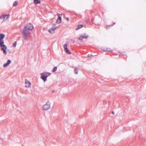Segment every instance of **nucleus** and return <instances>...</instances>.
<instances>
[{
    "instance_id": "obj_3",
    "label": "nucleus",
    "mask_w": 146,
    "mask_h": 146,
    "mask_svg": "<svg viewBox=\"0 0 146 146\" xmlns=\"http://www.w3.org/2000/svg\"><path fill=\"white\" fill-rule=\"evenodd\" d=\"M50 108V104L49 101H48L43 106V109L44 110H47Z\"/></svg>"
},
{
    "instance_id": "obj_16",
    "label": "nucleus",
    "mask_w": 146,
    "mask_h": 146,
    "mask_svg": "<svg viewBox=\"0 0 146 146\" xmlns=\"http://www.w3.org/2000/svg\"><path fill=\"white\" fill-rule=\"evenodd\" d=\"M17 2L16 1H15L14 2V3H13V6H15L17 5Z\"/></svg>"
},
{
    "instance_id": "obj_26",
    "label": "nucleus",
    "mask_w": 146,
    "mask_h": 146,
    "mask_svg": "<svg viewBox=\"0 0 146 146\" xmlns=\"http://www.w3.org/2000/svg\"><path fill=\"white\" fill-rule=\"evenodd\" d=\"M7 51L9 53H11V50H8Z\"/></svg>"
},
{
    "instance_id": "obj_14",
    "label": "nucleus",
    "mask_w": 146,
    "mask_h": 146,
    "mask_svg": "<svg viewBox=\"0 0 146 146\" xmlns=\"http://www.w3.org/2000/svg\"><path fill=\"white\" fill-rule=\"evenodd\" d=\"M4 41L3 40H0V46L4 44Z\"/></svg>"
},
{
    "instance_id": "obj_20",
    "label": "nucleus",
    "mask_w": 146,
    "mask_h": 146,
    "mask_svg": "<svg viewBox=\"0 0 146 146\" xmlns=\"http://www.w3.org/2000/svg\"><path fill=\"white\" fill-rule=\"evenodd\" d=\"M83 38H82V36H81L80 37H79V40H80L81 41H82V40H83Z\"/></svg>"
},
{
    "instance_id": "obj_29",
    "label": "nucleus",
    "mask_w": 146,
    "mask_h": 146,
    "mask_svg": "<svg viewBox=\"0 0 146 146\" xmlns=\"http://www.w3.org/2000/svg\"><path fill=\"white\" fill-rule=\"evenodd\" d=\"M112 113L113 114H114V112L113 111H112Z\"/></svg>"
},
{
    "instance_id": "obj_2",
    "label": "nucleus",
    "mask_w": 146,
    "mask_h": 146,
    "mask_svg": "<svg viewBox=\"0 0 146 146\" xmlns=\"http://www.w3.org/2000/svg\"><path fill=\"white\" fill-rule=\"evenodd\" d=\"M51 73L50 72H46L42 73L40 74V78L45 82L46 81L47 77Z\"/></svg>"
},
{
    "instance_id": "obj_1",
    "label": "nucleus",
    "mask_w": 146,
    "mask_h": 146,
    "mask_svg": "<svg viewBox=\"0 0 146 146\" xmlns=\"http://www.w3.org/2000/svg\"><path fill=\"white\" fill-rule=\"evenodd\" d=\"M34 27L31 23L28 24L25 26L22 32L23 37L25 40H28V39L29 35L30 34V31L33 29Z\"/></svg>"
},
{
    "instance_id": "obj_17",
    "label": "nucleus",
    "mask_w": 146,
    "mask_h": 146,
    "mask_svg": "<svg viewBox=\"0 0 146 146\" xmlns=\"http://www.w3.org/2000/svg\"><path fill=\"white\" fill-rule=\"evenodd\" d=\"M0 18L1 19H4L5 18V15H3L1 16L0 17Z\"/></svg>"
},
{
    "instance_id": "obj_10",
    "label": "nucleus",
    "mask_w": 146,
    "mask_h": 146,
    "mask_svg": "<svg viewBox=\"0 0 146 146\" xmlns=\"http://www.w3.org/2000/svg\"><path fill=\"white\" fill-rule=\"evenodd\" d=\"M83 27V26L82 25H79L77 26V27L76 28V30H79L80 29L82 28Z\"/></svg>"
},
{
    "instance_id": "obj_6",
    "label": "nucleus",
    "mask_w": 146,
    "mask_h": 146,
    "mask_svg": "<svg viewBox=\"0 0 146 146\" xmlns=\"http://www.w3.org/2000/svg\"><path fill=\"white\" fill-rule=\"evenodd\" d=\"M67 44H65L64 45L63 47L64 48V51L67 54H71V53L70 51H69V50L67 48Z\"/></svg>"
},
{
    "instance_id": "obj_9",
    "label": "nucleus",
    "mask_w": 146,
    "mask_h": 146,
    "mask_svg": "<svg viewBox=\"0 0 146 146\" xmlns=\"http://www.w3.org/2000/svg\"><path fill=\"white\" fill-rule=\"evenodd\" d=\"M11 62V61L10 60H8L7 63L4 64L3 67H6Z\"/></svg>"
},
{
    "instance_id": "obj_5",
    "label": "nucleus",
    "mask_w": 146,
    "mask_h": 146,
    "mask_svg": "<svg viewBox=\"0 0 146 146\" xmlns=\"http://www.w3.org/2000/svg\"><path fill=\"white\" fill-rule=\"evenodd\" d=\"M55 25L54 24V26L52 27V28L48 30V31L51 33L52 34L54 33L55 30L57 29V27H55Z\"/></svg>"
},
{
    "instance_id": "obj_28",
    "label": "nucleus",
    "mask_w": 146,
    "mask_h": 146,
    "mask_svg": "<svg viewBox=\"0 0 146 146\" xmlns=\"http://www.w3.org/2000/svg\"><path fill=\"white\" fill-rule=\"evenodd\" d=\"M66 20H67V21H68L69 20V18L68 17L67 18Z\"/></svg>"
},
{
    "instance_id": "obj_7",
    "label": "nucleus",
    "mask_w": 146,
    "mask_h": 146,
    "mask_svg": "<svg viewBox=\"0 0 146 146\" xmlns=\"http://www.w3.org/2000/svg\"><path fill=\"white\" fill-rule=\"evenodd\" d=\"M25 87L26 88H29L30 87L31 85V83L27 79L25 80Z\"/></svg>"
},
{
    "instance_id": "obj_11",
    "label": "nucleus",
    "mask_w": 146,
    "mask_h": 146,
    "mask_svg": "<svg viewBox=\"0 0 146 146\" xmlns=\"http://www.w3.org/2000/svg\"><path fill=\"white\" fill-rule=\"evenodd\" d=\"M5 37V35L3 34H0V40H3Z\"/></svg>"
},
{
    "instance_id": "obj_21",
    "label": "nucleus",
    "mask_w": 146,
    "mask_h": 146,
    "mask_svg": "<svg viewBox=\"0 0 146 146\" xmlns=\"http://www.w3.org/2000/svg\"><path fill=\"white\" fill-rule=\"evenodd\" d=\"M88 36H89L88 35L86 36H82V37L83 38H85L87 39L88 37Z\"/></svg>"
},
{
    "instance_id": "obj_19",
    "label": "nucleus",
    "mask_w": 146,
    "mask_h": 146,
    "mask_svg": "<svg viewBox=\"0 0 146 146\" xmlns=\"http://www.w3.org/2000/svg\"><path fill=\"white\" fill-rule=\"evenodd\" d=\"M16 44H17V42H15L13 44V47H15L16 46Z\"/></svg>"
},
{
    "instance_id": "obj_24",
    "label": "nucleus",
    "mask_w": 146,
    "mask_h": 146,
    "mask_svg": "<svg viewBox=\"0 0 146 146\" xmlns=\"http://www.w3.org/2000/svg\"><path fill=\"white\" fill-rule=\"evenodd\" d=\"M102 51H104V52H107V49H102Z\"/></svg>"
},
{
    "instance_id": "obj_23",
    "label": "nucleus",
    "mask_w": 146,
    "mask_h": 146,
    "mask_svg": "<svg viewBox=\"0 0 146 146\" xmlns=\"http://www.w3.org/2000/svg\"><path fill=\"white\" fill-rule=\"evenodd\" d=\"M107 49V50H107V51L110 52H112V50H110V49L109 48H108Z\"/></svg>"
},
{
    "instance_id": "obj_8",
    "label": "nucleus",
    "mask_w": 146,
    "mask_h": 146,
    "mask_svg": "<svg viewBox=\"0 0 146 146\" xmlns=\"http://www.w3.org/2000/svg\"><path fill=\"white\" fill-rule=\"evenodd\" d=\"M58 19L57 20L56 23H59L61 21V17L60 16H61L62 15L58 14Z\"/></svg>"
},
{
    "instance_id": "obj_18",
    "label": "nucleus",
    "mask_w": 146,
    "mask_h": 146,
    "mask_svg": "<svg viewBox=\"0 0 146 146\" xmlns=\"http://www.w3.org/2000/svg\"><path fill=\"white\" fill-rule=\"evenodd\" d=\"M115 24V23H113V24L112 25H108L106 26L107 27H112V26L113 25H114Z\"/></svg>"
},
{
    "instance_id": "obj_27",
    "label": "nucleus",
    "mask_w": 146,
    "mask_h": 146,
    "mask_svg": "<svg viewBox=\"0 0 146 146\" xmlns=\"http://www.w3.org/2000/svg\"><path fill=\"white\" fill-rule=\"evenodd\" d=\"M71 42H72L73 43H74L75 42V41L73 40V39H71Z\"/></svg>"
},
{
    "instance_id": "obj_22",
    "label": "nucleus",
    "mask_w": 146,
    "mask_h": 146,
    "mask_svg": "<svg viewBox=\"0 0 146 146\" xmlns=\"http://www.w3.org/2000/svg\"><path fill=\"white\" fill-rule=\"evenodd\" d=\"M6 17H7V19H8L9 18V17H10V15L9 14L7 15H5V18Z\"/></svg>"
},
{
    "instance_id": "obj_25",
    "label": "nucleus",
    "mask_w": 146,
    "mask_h": 146,
    "mask_svg": "<svg viewBox=\"0 0 146 146\" xmlns=\"http://www.w3.org/2000/svg\"><path fill=\"white\" fill-rule=\"evenodd\" d=\"M93 56L92 55H91V54H88V57H91L92 56Z\"/></svg>"
},
{
    "instance_id": "obj_12",
    "label": "nucleus",
    "mask_w": 146,
    "mask_h": 146,
    "mask_svg": "<svg viewBox=\"0 0 146 146\" xmlns=\"http://www.w3.org/2000/svg\"><path fill=\"white\" fill-rule=\"evenodd\" d=\"M74 72L75 74H78V69L77 67H75V68L74 69Z\"/></svg>"
},
{
    "instance_id": "obj_13",
    "label": "nucleus",
    "mask_w": 146,
    "mask_h": 146,
    "mask_svg": "<svg viewBox=\"0 0 146 146\" xmlns=\"http://www.w3.org/2000/svg\"><path fill=\"white\" fill-rule=\"evenodd\" d=\"M34 3L36 4L40 3V0H34Z\"/></svg>"
},
{
    "instance_id": "obj_15",
    "label": "nucleus",
    "mask_w": 146,
    "mask_h": 146,
    "mask_svg": "<svg viewBox=\"0 0 146 146\" xmlns=\"http://www.w3.org/2000/svg\"><path fill=\"white\" fill-rule=\"evenodd\" d=\"M57 69V68L56 67H54L53 68V69H52V72H55L56 70Z\"/></svg>"
},
{
    "instance_id": "obj_4",
    "label": "nucleus",
    "mask_w": 146,
    "mask_h": 146,
    "mask_svg": "<svg viewBox=\"0 0 146 146\" xmlns=\"http://www.w3.org/2000/svg\"><path fill=\"white\" fill-rule=\"evenodd\" d=\"M1 47V50L3 51V53L5 54H7V52L6 50L7 49V47L6 46L5 44H3L0 46Z\"/></svg>"
}]
</instances>
